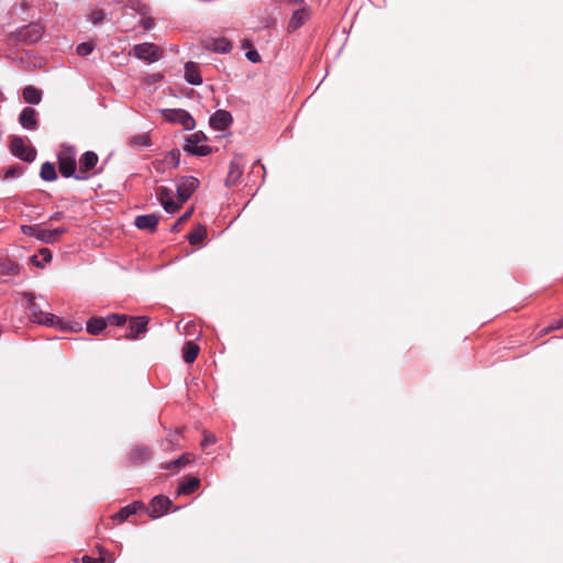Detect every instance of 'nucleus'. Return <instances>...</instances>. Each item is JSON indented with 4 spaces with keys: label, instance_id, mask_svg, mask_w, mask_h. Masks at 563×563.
Wrapping results in <instances>:
<instances>
[{
    "label": "nucleus",
    "instance_id": "obj_40",
    "mask_svg": "<svg viewBox=\"0 0 563 563\" xmlns=\"http://www.w3.org/2000/svg\"><path fill=\"white\" fill-rule=\"evenodd\" d=\"M153 20L152 19H143L142 20V26L145 29V30H148L153 26Z\"/></svg>",
    "mask_w": 563,
    "mask_h": 563
},
{
    "label": "nucleus",
    "instance_id": "obj_16",
    "mask_svg": "<svg viewBox=\"0 0 563 563\" xmlns=\"http://www.w3.org/2000/svg\"><path fill=\"white\" fill-rule=\"evenodd\" d=\"M19 122L26 130H30V131L36 130V128H37L36 111L31 107L24 108L19 115Z\"/></svg>",
    "mask_w": 563,
    "mask_h": 563
},
{
    "label": "nucleus",
    "instance_id": "obj_32",
    "mask_svg": "<svg viewBox=\"0 0 563 563\" xmlns=\"http://www.w3.org/2000/svg\"><path fill=\"white\" fill-rule=\"evenodd\" d=\"M107 324L122 325L125 323L126 318L124 314H110L106 318Z\"/></svg>",
    "mask_w": 563,
    "mask_h": 563
},
{
    "label": "nucleus",
    "instance_id": "obj_24",
    "mask_svg": "<svg viewBox=\"0 0 563 563\" xmlns=\"http://www.w3.org/2000/svg\"><path fill=\"white\" fill-rule=\"evenodd\" d=\"M22 95H23L24 101L30 103V104H37L42 100L41 91L37 88L33 87V86H26L23 89Z\"/></svg>",
    "mask_w": 563,
    "mask_h": 563
},
{
    "label": "nucleus",
    "instance_id": "obj_19",
    "mask_svg": "<svg viewBox=\"0 0 563 563\" xmlns=\"http://www.w3.org/2000/svg\"><path fill=\"white\" fill-rule=\"evenodd\" d=\"M185 80L192 85L199 86L202 82V78L200 76L198 65L194 62H188L185 65Z\"/></svg>",
    "mask_w": 563,
    "mask_h": 563
},
{
    "label": "nucleus",
    "instance_id": "obj_3",
    "mask_svg": "<svg viewBox=\"0 0 563 563\" xmlns=\"http://www.w3.org/2000/svg\"><path fill=\"white\" fill-rule=\"evenodd\" d=\"M206 141L203 132L197 131L186 139L184 151L189 155L206 156L211 152L210 146L205 144Z\"/></svg>",
    "mask_w": 563,
    "mask_h": 563
},
{
    "label": "nucleus",
    "instance_id": "obj_5",
    "mask_svg": "<svg viewBox=\"0 0 563 563\" xmlns=\"http://www.w3.org/2000/svg\"><path fill=\"white\" fill-rule=\"evenodd\" d=\"M161 113L167 122L179 124L186 130H192L196 126L192 115L184 109H162Z\"/></svg>",
    "mask_w": 563,
    "mask_h": 563
},
{
    "label": "nucleus",
    "instance_id": "obj_17",
    "mask_svg": "<svg viewBox=\"0 0 563 563\" xmlns=\"http://www.w3.org/2000/svg\"><path fill=\"white\" fill-rule=\"evenodd\" d=\"M148 318L136 317L132 318L129 325V333L126 334L130 339H136L141 333L147 330Z\"/></svg>",
    "mask_w": 563,
    "mask_h": 563
},
{
    "label": "nucleus",
    "instance_id": "obj_6",
    "mask_svg": "<svg viewBox=\"0 0 563 563\" xmlns=\"http://www.w3.org/2000/svg\"><path fill=\"white\" fill-rule=\"evenodd\" d=\"M133 54L136 58L152 64L157 62L163 53L157 45L145 42L134 45Z\"/></svg>",
    "mask_w": 563,
    "mask_h": 563
},
{
    "label": "nucleus",
    "instance_id": "obj_30",
    "mask_svg": "<svg viewBox=\"0 0 563 563\" xmlns=\"http://www.w3.org/2000/svg\"><path fill=\"white\" fill-rule=\"evenodd\" d=\"M187 463H189V456L184 454L179 459H176V460L167 463L165 465V468H167V470H172V468L179 470V468L184 467Z\"/></svg>",
    "mask_w": 563,
    "mask_h": 563
},
{
    "label": "nucleus",
    "instance_id": "obj_13",
    "mask_svg": "<svg viewBox=\"0 0 563 563\" xmlns=\"http://www.w3.org/2000/svg\"><path fill=\"white\" fill-rule=\"evenodd\" d=\"M172 501L165 496H155L148 506V515L152 518H159L168 510Z\"/></svg>",
    "mask_w": 563,
    "mask_h": 563
},
{
    "label": "nucleus",
    "instance_id": "obj_34",
    "mask_svg": "<svg viewBox=\"0 0 563 563\" xmlns=\"http://www.w3.org/2000/svg\"><path fill=\"white\" fill-rule=\"evenodd\" d=\"M104 19V12L101 9L93 10L90 14V21L97 25Z\"/></svg>",
    "mask_w": 563,
    "mask_h": 563
},
{
    "label": "nucleus",
    "instance_id": "obj_39",
    "mask_svg": "<svg viewBox=\"0 0 563 563\" xmlns=\"http://www.w3.org/2000/svg\"><path fill=\"white\" fill-rule=\"evenodd\" d=\"M40 255L42 256V258H43V261H44L45 263H48V262H51V261H52V252H51L48 249H46V247H45V249H42V250L40 251Z\"/></svg>",
    "mask_w": 563,
    "mask_h": 563
},
{
    "label": "nucleus",
    "instance_id": "obj_26",
    "mask_svg": "<svg viewBox=\"0 0 563 563\" xmlns=\"http://www.w3.org/2000/svg\"><path fill=\"white\" fill-rule=\"evenodd\" d=\"M107 327V320L104 318H92L87 322L86 329L90 334H99Z\"/></svg>",
    "mask_w": 563,
    "mask_h": 563
},
{
    "label": "nucleus",
    "instance_id": "obj_18",
    "mask_svg": "<svg viewBox=\"0 0 563 563\" xmlns=\"http://www.w3.org/2000/svg\"><path fill=\"white\" fill-rule=\"evenodd\" d=\"M134 224L140 230L154 231L158 224V217L151 214L137 216L134 220Z\"/></svg>",
    "mask_w": 563,
    "mask_h": 563
},
{
    "label": "nucleus",
    "instance_id": "obj_33",
    "mask_svg": "<svg viewBox=\"0 0 563 563\" xmlns=\"http://www.w3.org/2000/svg\"><path fill=\"white\" fill-rule=\"evenodd\" d=\"M150 456H151V452L146 448L136 449L133 452V459H139V460H142V461H145V460H148Z\"/></svg>",
    "mask_w": 563,
    "mask_h": 563
},
{
    "label": "nucleus",
    "instance_id": "obj_23",
    "mask_svg": "<svg viewBox=\"0 0 563 563\" xmlns=\"http://www.w3.org/2000/svg\"><path fill=\"white\" fill-rule=\"evenodd\" d=\"M199 353V346L192 341H187L183 346V358L186 363H192Z\"/></svg>",
    "mask_w": 563,
    "mask_h": 563
},
{
    "label": "nucleus",
    "instance_id": "obj_20",
    "mask_svg": "<svg viewBox=\"0 0 563 563\" xmlns=\"http://www.w3.org/2000/svg\"><path fill=\"white\" fill-rule=\"evenodd\" d=\"M142 507V504L140 501H134L128 506H124L121 508L117 514L112 516V519L117 521L118 523L123 522L126 520L130 516L134 515L139 508Z\"/></svg>",
    "mask_w": 563,
    "mask_h": 563
},
{
    "label": "nucleus",
    "instance_id": "obj_43",
    "mask_svg": "<svg viewBox=\"0 0 563 563\" xmlns=\"http://www.w3.org/2000/svg\"><path fill=\"white\" fill-rule=\"evenodd\" d=\"M563 328V318L555 322V324L552 325V329H562Z\"/></svg>",
    "mask_w": 563,
    "mask_h": 563
},
{
    "label": "nucleus",
    "instance_id": "obj_45",
    "mask_svg": "<svg viewBox=\"0 0 563 563\" xmlns=\"http://www.w3.org/2000/svg\"><path fill=\"white\" fill-rule=\"evenodd\" d=\"M255 168L264 169V166H263L260 162H255V163L253 164V169H255Z\"/></svg>",
    "mask_w": 563,
    "mask_h": 563
},
{
    "label": "nucleus",
    "instance_id": "obj_1",
    "mask_svg": "<svg viewBox=\"0 0 563 563\" xmlns=\"http://www.w3.org/2000/svg\"><path fill=\"white\" fill-rule=\"evenodd\" d=\"M23 234L34 238L43 243L53 244L68 230L65 227L56 228L53 230L43 229L40 225L24 224L21 227Z\"/></svg>",
    "mask_w": 563,
    "mask_h": 563
},
{
    "label": "nucleus",
    "instance_id": "obj_29",
    "mask_svg": "<svg viewBox=\"0 0 563 563\" xmlns=\"http://www.w3.org/2000/svg\"><path fill=\"white\" fill-rule=\"evenodd\" d=\"M180 162V152L178 150L169 151L164 157L163 163L172 168H176Z\"/></svg>",
    "mask_w": 563,
    "mask_h": 563
},
{
    "label": "nucleus",
    "instance_id": "obj_38",
    "mask_svg": "<svg viewBox=\"0 0 563 563\" xmlns=\"http://www.w3.org/2000/svg\"><path fill=\"white\" fill-rule=\"evenodd\" d=\"M23 173L22 168L20 166L18 167H11L5 172V178L9 177H19Z\"/></svg>",
    "mask_w": 563,
    "mask_h": 563
},
{
    "label": "nucleus",
    "instance_id": "obj_9",
    "mask_svg": "<svg viewBox=\"0 0 563 563\" xmlns=\"http://www.w3.org/2000/svg\"><path fill=\"white\" fill-rule=\"evenodd\" d=\"M156 196L167 213H175L181 206L180 200H174V192L167 187H158L156 190Z\"/></svg>",
    "mask_w": 563,
    "mask_h": 563
},
{
    "label": "nucleus",
    "instance_id": "obj_10",
    "mask_svg": "<svg viewBox=\"0 0 563 563\" xmlns=\"http://www.w3.org/2000/svg\"><path fill=\"white\" fill-rule=\"evenodd\" d=\"M98 163V155L92 151H87L82 154L79 159V170L75 176L78 180H86L89 178L87 174L89 170L93 169Z\"/></svg>",
    "mask_w": 563,
    "mask_h": 563
},
{
    "label": "nucleus",
    "instance_id": "obj_44",
    "mask_svg": "<svg viewBox=\"0 0 563 563\" xmlns=\"http://www.w3.org/2000/svg\"><path fill=\"white\" fill-rule=\"evenodd\" d=\"M102 552H103V556H104L107 563H113L114 562V559L110 554L106 555L107 553L104 551H102Z\"/></svg>",
    "mask_w": 563,
    "mask_h": 563
},
{
    "label": "nucleus",
    "instance_id": "obj_8",
    "mask_svg": "<svg viewBox=\"0 0 563 563\" xmlns=\"http://www.w3.org/2000/svg\"><path fill=\"white\" fill-rule=\"evenodd\" d=\"M10 150L11 153L21 161L32 163L36 158V150L34 147H27L22 137H13Z\"/></svg>",
    "mask_w": 563,
    "mask_h": 563
},
{
    "label": "nucleus",
    "instance_id": "obj_15",
    "mask_svg": "<svg viewBox=\"0 0 563 563\" xmlns=\"http://www.w3.org/2000/svg\"><path fill=\"white\" fill-rule=\"evenodd\" d=\"M310 15H311V10L308 7H303V8L296 10L289 20L288 29L290 31L298 30L300 26H302L309 20Z\"/></svg>",
    "mask_w": 563,
    "mask_h": 563
},
{
    "label": "nucleus",
    "instance_id": "obj_2",
    "mask_svg": "<svg viewBox=\"0 0 563 563\" xmlns=\"http://www.w3.org/2000/svg\"><path fill=\"white\" fill-rule=\"evenodd\" d=\"M23 297L29 302V310L31 314V319L34 322H37L40 324L44 325H62V321L54 314L44 312L41 306L35 301V296L31 292H24Z\"/></svg>",
    "mask_w": 563,
    "mask_h": 563
},
{
    "label": "nucleus",
    "instance_id": "obj_36",
    "mask_svg": "<svg viewBox=\"0 0 563 563\" xmlns=\"http://www.w3.org/2000/svg\"><path fill=\"white\" fill-rule=\"evenodd\" d=\"M217 441L216 437L211 433H206L202 441H201V446L202 448H207L209 445H212L214 444Z\"/></svg>",
    "mask_w": 563,
    "mask_h": 563
},
{
    "label": "nucleus",
    "instance_id": "obj_4",
    "mask_svg": "<svg viewBox=\"0 0 563 563\" xmlns=\"http://www.w3.org/2000/svg\"><path fill=\"white\" fill-rule=\"evenodd\" d=\"M58 169L63 177L69 178L77 175L76 174V151L71 146H67L63 148V151L58 154Z\"/></svg>",
    "mask_w": 563,
    "mask_h": 563
},
{
    "label": "nucleus",
    "instance_id": "obj_42",
    "mask_svg": "<svg viewBox=\"0 0 563 563\" xmlns=\"http://www.w3.org/2000/svg\"><path fill=\"white\" fill-rule=\"evenodd\" d=\"M191 213H192V210H188L187 212H185V213L180 217L179 221H180V222L186 221L187 219H189V218H190Z\"/></svg>",
    "mask_w": 563,
    "mask_h": 563
},
{
    "label": "nucleus",
    "instance_id": "obj_35",
    "mask_svg": "<svg viewBox=\"0 0 563 563\" xmlns=\"http://www.w3.org/2000/svg\"><path fill=\"white\" fill-rule=\"evenodd\" d=\"M99 552H100V555H101L99 559H95V558L85 555V556H82V563H104L106 559L103 556L102 550H99Z\"/></svg>",
    "mask_w": 563,
    "mask_h": 563
},
{
    "label": "nucleus",
    "instance_id": "obj_41",
    "mask_svg": "<svg viewBox=\"0 0 563 563\" xmlns=\"http://www.w3.org/2000/svg\"><path fill=\"white\" fill-rule=\"evenodd\" d=\"M63 218V213L62 212H54L51 217H49V220L51 221H58Z\"/></svg>",
    "mask_w": 563,
    "mask_h": 563
},
{
    "label": "nucleus",
    "instance_id": "obj_27",
    "mask_svg": "<svg viewBox=\"0 0 563 563\" xmlns=\"http://www.w3.org/2000/svg\"><path fill=\"white\" fill-rule=\"evenodd\" d=\"M129 144L135 150H142L150 147L152 143L148 134H137L130 139Z\"/></svg>",
    "mask_w": 563,
    "mask_h": 563
},
{
    "label": "nucleus",
    "instance_id": "obj_28",
    "mask_svg": "<svg viewBox=\"0 0 563 563\" xmlns=\"http://www.w3.org/2000/svg\"><path fill=\"white\" fill-rule=\"evenodd\" d=\"M206 235H207L206 227L198 225L192 232H190L188 234V241L191 245H197L200 242H202V240L206 238Z\"/></svg>",
    "mask_w": 563,
    "mask_h": 563
},
{
    "label": "nucleus",
    "instance_id": "obj_22",
    "mask_svg": "<svg viewBox=\"0 0 563 563\" xmlns=\"http://www.w3.org/2000/svg\"><path fill=\"white\" fill-rule=\"evenodd\" d=\"M200 481L197 477H187L185 481H183L178 488H177V495H190L196 489L199 488Z\"/></svg>",
    "mask_w": 563,
    "mask_h": 563
},
{
    "label": "nucleus",
    "instance_id": "obj_25",
    "mask_svg": "<svg viewBox=\"0 0 563 563\" xmlns=\"http://www.w3.org/2000/svg\"><path fill=\"white\" fill-rule=\"evenodd\" d=\"M40 176L44 181H54L57 179L55 165L51 162H45L41 166Z\"/></svg>",
    "mask_w": 563,
    "mask_h": 563
},
{
    "label": "nucleus",
    "instance_id": "obj_7",
    "mask_svg": "<svg viewBox=\"0 0 563 563\" xmlns=\"http://www.w3.org/2000/svg\"><path fill=\"white\" fill-rule=\"evenodd\" d=\"M44 34V27L40 23H30L16 31V38L25 44L38 42Z\"/></svg>",
    "mask_w": 563,
    "mask_h": 563
},
{
    "label": "nucleus",
    "instance_id": "obj_14",
    "mask_svg": "<svg viewBox=\"0 0 563 563\" xmlns=\"http://www.w3.org/2000/svg\"><path fill=\"white\" fill-rule=\"evenodd\" d=\"M205 47L214 53L227 54L232 51L233 45L225 37H212L206 41Z\"/></svg>",
    "mask_w": 563,
    "mask_h": 563
},
{
    "label": "nucleus",
    "instance_id": "obj_11",
    "mask_svg": "<svg viewBox=\"0 0 563 563\" xmlns=\"http://www.w3.org/2000/svg\"><path fill=\"white\" fill-rule=\"evenodd\" d=\"M199 181L192 176L183 177L177 186V196L183 205L197 189Z\"/></svg>",
    "mask_w": 563,
    "mask_h": 563
},
{
    "label": "nucleus",
    "instance_id": "obj_12",
    "mask_svg": "<svg viewBox=\"0 0 563 563\" xmlns=\"http://www.w3.org/2000/svg\"><path fill=\"white\" fill-rule=\"evenodd\" d=\"M233 121V118L231 113L227 110H217L211 117H210V125L217 131H224L227 130Z\"/></svg>",
    "mask_w": 563,
    "mask_h": 563
},
{
    "label": "nucleus",
    "instance_id": "obj_46",
    "mask_svg": "<svg viewBox=\"0 0 563 563\" xmlns=\"http://www.w3.org/2000/svg\"><path fill=\"white\" fill-rule=\"evenodd\" d=\"M297 3H302L303 0H295Z\"/></svg>",
    "mask_w": 563,
    "mask_h": 563
},
{
    "label": "nucleus",
    "instance_id": "obj_31",
    "mask_svg": "<svg viewBox=\"0 0 563 563\" xmlns=\"http://www.w3.org/2000/svg\"><path fill=\"white\" fill-rule=\"evenodd\" d=\"M93 48L95 46L92 43L84 42L77 46L76 52L79 56H88L93 52Z\"/></svg>",
    "mask_w": 563,
    "mask_h": 563
},
{
    "label": "nucleus",
    "instance_id": "obj_37",
    "mask_svg": "<svg viewBox=\"0 0 563 563\" xmlns=\"http://www.w3.org/2000/svg\"><path fill=\"white\" fill-rule=\"evenodd\" d=\"M245 56H246V58H247L250 62H252V63H258V62H261V56H260L258 52H257V51H255V49H250V51H247V52H246V54H245Z\"/></svg>",
    "mask_w": 563,
    "mask_h": 563
},
{
    "label": "nucleus",
    "instance_id": "obj_21",
    "mask_svg": "<svg viewBox=\"0 0 563 563\" xmlns=\"http://www.w3.org/2000/svg\"><path fill=\"white\" fill-rule=\"evenodd\" d=\"M242 174H243V169L240 164V159L235 157L230 164V169H229V173L227 176V185L228 186L235 185L240 180Z\"/></svg>",
    "mask_w": 563,
    "mask_h": 563
}]
</instances>
